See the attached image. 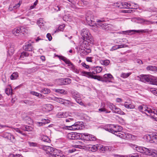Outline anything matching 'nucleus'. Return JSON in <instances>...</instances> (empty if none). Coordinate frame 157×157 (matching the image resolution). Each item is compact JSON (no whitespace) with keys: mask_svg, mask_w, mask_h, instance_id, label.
Wrapping results in <instances>:
<instances>
[{"mask_svg":"<svg viewBox=\"0 0 157 157\" xmlns=\"http://www.w3.org/2000/svg\"><path fill=\"white\" fill-rule=\"evenodd\" d=\"M86 20L88 24L90 26H96L97 27L105 30H110L112 27V25L110 24L104 23L103 18L97 20L96 23L94 21V16L90 11L88 12L86 16Z\"/></svg>","mask_w":157,"mask_h":157,"instance_id":"nucleus-1","label":"nucleus"},{"mask_svg":"<svg viewBox=\"0 0 157 157\" xmlns=\"http://www.w3.org/2000/svg\"><path fill=\"white\" fill-rule=\"evenodd\" d=\"M136 150L139 152L144 154L140 155V157H145L146 155H152L153 156H157V151L154 149H149L147 148L139 147H136ZM135 156H133V155H130L126 156L121 155L119 157H138L139 155H135Z\"/></svg>","mask_w":157,"mask_h":157,"instance_id":"nucleus-2","label":"nucleus"},{"mask_svg":"<svg viewBox=\"0 0 157 157\" xmlns=\"http://www.w3.org/2000/svg\"><path fill=\"white\" fill-rule=\"evenodd\" d=\"M140 80L144 82H148L151 84H156L157 83V78L151 75H140Z\"/></svg>","mask_w":157,"mask_h":157,"instance_id":"nucleus-3","label":"nucleus"},{"mask_svg":"<svg viewBox=\"0 0 157 157\" xmlns=\"http://www.w3.org/2000/svg\"><path fill=\"white\" fill-rule=\"evenodd\" d=\"M82 36L81 38L84 40H88V42H92L93 38L92 36L88 29L84 28L83 29L81 32Z\"/></svg>","mask_w":157,"mask_h":157,"instance_id":"nucleus-4","label":"nucleus"},{"mask_svg":"<svg viewBox=\"0 0 157 157\" xmlns=\"http://www.w3.org/2000/svg\"><path fill=\"white\" fill-rule=\"evenodd\" d=\"M83 124V122L78 121L71 125L64 127V128L72 130H80L84 127Z\"/></svg>","mask_w":157,"mask_h":157,"instance_id":"nucleus-5","label":"nucleus"},{"mask_svg":"<svg viewBox=\"0 0 157 157\" xmlns=\"http://www.w3.org/2000/svg\"><path fill=\"white\" fill-rule=\"evenodd\" d=\"M107 130L109 132L114 133L117 132L121 131L122 130V128L117 125L110 124L109 125V127L107 128Z\"/></svg>","mask_w":157,"mask_h":157,"instance_id":"nucleus-6","label":"nucleus"},{"mask_svg":"<svg viewBox=\"0 0 157 157\" xmlns=\"http://www.w3.org/2000/svg\"><path fill=\"white\" fill-rule=\"evenodd\" d=\"M82 75L87 76L89 78H94L95 79H97V80L100 81L101 80V77L100 76L97 75H93V74H95V73L93 72H86L85 71H82L81 72Z\"/></svg>","mask_w":157,"mask_h":157,"instance_id":"nucleus-7","label":"nucleus"},{"mask_svg":"<svg viewBox=\"0 0 157 157\" xmlns=\"http://www.w3.org/2000/svg\"><path fill=\"white\" fill-rule=\"evenodd\" d=\"M81 138L83 140L87 141H95L96 138L92 135L89 134L87 133H81Z\"/></svg>","mask_w":157,"mask_h":157,"instance_id":"nucleus-8","label":"nucleus"},{"mask_svg":"<svg viewBox=\"0 0 157 157\" xmlns=\"http://www.w3.org/2000/svg\"><path fill=\"white\" fill-rule=\"evenodd\" d=\"M67 137L70 140H77L80 138L79 133L77 132H71L68 133Z\"/></svg>","mask_w":157,"mask_h":157,"instance_id":"nucleus-9","label":"nucleus"},{"mask_svg":"<svg viewBox=\"0 0 157 157\" xmlns=\"http://www.w3.org/2000/svg\"><path fill=\"white\" fill-rule=\"evenodd\" d=\"M40 148L45 151L46 152V153L49 154L50 155L52 154V152L54 149L53 147H51L45 145L40 146Z\"/></svg>","mask_w":157,"mask_h":157,"instance_id":"nucleus-10","label":"nucleus"},{"mask_svg":"<svg viewBox=\"0 0 157 157\" xmlns=\"http://www.w3.org/2000/svg\"><path fill=\"white\" fill-rule=\"evenodd\" d=\"M25 29V27L23 26H21L20 28H16L13 30V33L15 36H18L19 34H21L22 31L26 32V30Z\"/></svg>","mask_w":157,"mask_h":157,"instance_id":"nucleus-11","label":"nucleus"},{"mask_svg":"<svg viewBox=\"0 0 157 157\" xmlns=\"http://www.w3.org/2000/svg\"><path fill=\"white\" fill-rule=\"evenodd\" d=\"M50 156V157H67L64 155H60L58 150L55 148L53 149L52 154Z\"/></svg>","mask_w":157,"mask_h":157,"instance_id":"nucleus-12","label":"nucleus"},{"mask_svg":"<svg viewBox=\"0 0 157 157\" xmlns=\"http://www.w3.org/2000/svg\"><path fill=\"white\" fill-rule=\"evenodd\" d=\"M23 48L25 51L32 52L33 50V47L31 44L29 43L25 44L23 46Z\"/></svg>","mask_w":157,"mask_h":157,"instance_id":"nucleus-13","label":"nucleus"},{"mask_svg":"<svg viewBox=\"0 0 157 157\" xmlns=\"http://www.w3.org/2000/svg\"><path fill=\"white\" fill-rule=\"evenodd\" d=\"M82 42L81 44L79 46V50L84 49L90 48L89 47V42L88 40H85Z\"/></svg>","mask_w":157,"mask_h":157,"instance_id":"nucleus-14","label":"nucleus"},{"mask_svg":"<svg viewBox=\"0 0 157 157\" xmlns=\"http://www.w3.org/2000/svg\"><path fill=\"white\" fill-rule=\"evenodd\" d=\"M113 134L121 138L124 139L127 137L126 134L124 132L121 131L117 132Z\"/></svg>","mask_w":157,"mask_h":157,"instance_id":"nucleus-15","label":"nucleus"},{"mask_svg":"<svg viewBox=\"0 0 157 157\" xmlns=\"http://www.w3.org/2000/svg\"><path fill=\"white\" fill-rule=\"evenodd\" d=\"M118 4L119 5L118 6V7L120 8H129L130 6L129 4L125 2H120Z\"/></svg>","mask_w":157,"mask_h":157,"instance_id":"nucleus-16","label":"nucleus"},{"mask_svg":"<svg viewBox=\"0 0 157 157\" xmlns=\"http://www.w3.org/2000/svg\"><path fill=\"white\" fill-rule=\"evenodd\" d=\"M80 53L82 56L87 55L91 52V50L90 48L84 49L79 50Z\"/></svg>","mask_w":157,"mask_h":157,"instance_id":"nucleus-17","label":"nucleus"},{"mask_svg":"<svg viewBox=\"0 0 157 157\" xmlns=\"http://www.w3.org/2000/svg\"><path fill=\"white\" fill-rule=\"evenodd\" d=\"M58 57L60 59L64 61L65 63L68 64L69 66H70V65H72V63L66 57L62 56H59Z\"/></svg>","mask_w":157,"mask_h":157,"instance_id":"nucleus-18","label":"nucleus"},{"mask_svg":"<svg viewBox=\"0 0 157 157\" xmlns=\"http://www.w3.org/2000/svg\"><path fill=\"white\" fill-rule=\"evenodd\" d=\"M114 113H118L121 115H124L125 113L122 111H121L120 109L116 106L114 109V111H113Z\"/></svg>","mask_w":157,"mask_h":157,"instance_id":"nucleus-19","label":"nucleus"},{"mask_svg":"<svg viewBox=\"0 0 157 157\" xmlns=\"http://www.w3.org/2000/svg\"><path fill=\"white\" fill-rule=\"evenodd\" d=\"M144 109L145 113L147 115H148L147 114V113H151L150 114L151 116L152 115H153V114H155V111H152L150 109L147 108V109L144 108Z\"/></svg>","mask_w":157,"mask_h":157,"instance_id":"nucleus-20","label":"nucleus"},{"mask_svg":"<svg viewBox=\"0 0 157 157\" xmlns=\"http://www.w3.org/2000/svg\"><path fill=\"white\" fill-rule=\"evenodd\" d=\"M67 113H66L60 112L59 113L57 114V116L58 118H63L67 117Z\"/></svg>","mask_w":157,"mask_h":157,"instance_id":"nucleus-21","label":"nucleus"},{"mask_svg":"<svg viewBox=\"0 0 157 157\" xmlns=\"http://www.w3.org/2000/svg\"><path fill=\"white\" fill-rule=\"evenodd\" d=\"M138 20L141 21V23H144L146 25H149L151 24H152V22L148 20H146L143 18H138Z\"/></svg>","mask_w":157,"mask_h":157,"instance_id":"nucleus-22","label":"nucleus"},{"mask_svg":"<svg viewBox=\"0 0 157 157\" xmlns=\"http://www.w3.org/2000/svg\"><path fill=\"white\" fill-rule=\"evenodd\" d=\"M157 67L154 66H148L147 67L146 69L147 70L156 71Z\"/></svg>","mask_w":157,"mask_h":157,"instance_id":"nucleus-23","label":"nucleus"},{"mask_svg":"<svg viewBox=\"0 0 157 157\" xmlns=\"http://www.w3.org/2000/svg\"><path fill=\"white\" fill-rule=\"evenodd\" d=\"M127 102H125L124 105V106L127 109H134L135 108V106L134 105L131 104H127Z\"/></svg>","mask_w":157,"mask_h":157,"instance_id":"nucleus-24","label":"nucleus"},{"mask_svg":"<svg viewBox=\"0 0 157 157\" xmlns=\"http://www.w3.org/2000/svg\"><path fill=\"white\" fill-rule=\"evenodd\" d=\"M101 108L99 109L98 110L100 112H105L106 113H110V111H107L106 109L104 108L105 104L101 103Z\"/></svg>","mask_w":157,"mask_h":157,"instance_id":"nucleus-25","label":"nucleus"},{"mask_svg":"<svg viewBox=\"0 0 157 157\" xmlns=\"http://www.w3.org/2000/svg\"><path fill=\"white\" fill-rule=\"evenodd\" d=\"M55 100L56 101L59 102L62 104H65V101H68V100L60 98H55Z\"/></svg>","mask_w":157,"mask_h":157,"instance_id":"nucleus-26","label":"nucleus"},{"mask_svg":"<svg viewBox=\"0 0 157 157\" xmlns=\"http://www.w3.org/2000/svg\"><path fill=\"white\" fill-rule=\"evenodd\" d=\"M100 63L102 65L105 66H107L109 65L110 63V61L109 60L106 59L105 60H100Z\"/></svg>","mask_w":157,"mask_h":157,"instance_id":"nucleus-27","label":"nucleus"},{"mask_svg":"<svg viewBox=\"0 0 157 157\" xmlns=\"http://www.w3.org/2000/svg\"><path fill=\"white\" fill-rule=\"evenodd\" d=\"M22 102L28 105H34V102L33 101L29 100H25L22 101Z\"/></svg>","mask_w":157,"mask_h":157,"instance_id":"nucleus-28","label":"nucleus"},{"mask_svg":"<svg viewBox=\"0 0 157 157\" xmlns=\"http://www.w3.org/2000/svg\"><path fill=\"white\" fill-rule=\"evenodd\" d=\"M18 77V74L17 72L13 73L10 76V79L11 80H15Z\"/></svg>","mask_w":157,"mask_h":157,"instance_id":"nucleus-29","label":"nucleus"},{"mask_svg":"<svg viewBox=\"0 0 157 157\" xmlns=\"http://www.w3.org/2000/svg\"><path fill=\"white\" fill-rule=\"evenodd\" d=\"M41 140L44 142L49 143L50 140L49 137L46 136H43L41 137Z\"/></svg>","mask_w":157,"mask_h":157,"instance_id":"nucleus-30","label":"nucleus"},{"mask_svg":"<svg viewBox=\"0 0 157 157\" xmlns=\"http://www.w3.org/2000/svg\"><path fill=\"white\" fill-rule=\"evenodd\" d=\"M151 139L153 141V142L157 144V133L152 136H150Z\"/></svg>","mask_w":157,"mask_h":157,"instance_id":"nucleus-31","label":"nucleus"},{"mask_svg":"<svg viewBox=\"0 0 157 157\" xmlns=\"http://www.w3.org/2000/svg\"><path fill=\"white\" fill-rule=\"evenodd\" d=\"M40 92L44 94H48L50 92V90L49 89L44 88L42 89Z\"/></svg>","mask_w":157,"mask_h":157,"instance_id":"nucleus-32","label":"nucleus"},{"mask_svg":"<svg viewBox=\"0 0 157 157\" xmlns=\"http://www.w3.org/2000/svg\"><path fill=\"white\" fill-rule=\"evenodd\" d=\"M64 78H63L58 79L56 81L57 84L59 85H64Z\"/></svg>","mask_w":157,"mask_h":157,"instance_id":"nucleus-33","label":"nucleus"},{"mask_svg":"<svg viewBox=\"0 0 157 157\" xmlns=\"http://www.w3.org/2000/svg\"><path fill=\"white\" fill-rule=\"evenodd\" d=\"M55 91L57 93H60L61 94H66V92L63 89H55Z\"/></svg>","mask_w":157,"mask_h":157,"instance_id":"nucleus-34","label":"nucleus"},{"mask_svg":"<svg viewBox=\"0 0 157 157\" xmlns=\"http://www.w3.org/2000/svg\"><path fill=\"white\" fill-rule=\"evenodd\" d=\"M72 94L73 97L75 99L79 98L80 95L79 94L76 92H72Z\"/></svg>","mask_w":157,"mask_h":157,"instance_id":"nucleus-35","label":"nucleus"},{"mask_svg":"<svg viewBox=\"0 0 157 157\" xmlns=\"http://www.w3.org/2000/svg\"><path fill=\"white\" fill-rule=\"evenodd\" d=\"M64 85H67L71 82V80L69 78H64Z\"/></svg>","mask_w":157,"mask_h":157,"instance_id":"nucleus-36","label":"nucleus"},{"mask_svg":"<svg viewBox=\"0 0 157 157\" xmlns=\"http://www.w3.org/2000/svg\"><path fill=\"white\" fill-rule=\"evenodd\" d=\"M45 22L42 18H40L39 20L37 22V24L39 26H40L43 25Z\"/></svg>","mask_w":157,"mask_h":157,"instance_id":"nucleus-37","label":"nucleus"},{"mask_svg":"<svg viewBox=\"0 0 157 157\" xmlns=\"http://www.w3.org/2000/svg\"><path fill=\"white\" fill-rule=\"evenodd\" d=\"M131 74V73L130 72L127 73H122L121 75V77L123 78H127Z\"/></svg>","mask_w":157,"mask_h":157,"instance_id":"nucleus-38","label":"nucleus"},{"mask_svg":"<svg viewBox=\"0 0 157 157\" xmlns=\"http://www.w3.org/2000/svg\"><path fill=\"white\" fill-rule=\"evenodd\" d=\"M30 93L31 94L34 95L36 96L39 98H40L42 96V94H40L39 93L35 91H32L30 92Z\"/></svg>","mask_w":157,"mask_h":157,"instance_id":"nucleus-39","label":"nucleus"},{"mask_svg":"<svg viewBox=\"0 0 157 157\" xmlns=\"http://www.w3.org/2000/svg\"><path fill=\"white\" fill-rule=\"evenodd\" d=\"M10 135V133L6 132H4L1 135V136L5 138L8 139L9 138V136Z\"/></svg>","mask_w":157,"mask_h":157,"instance_id":"nucleus-40","label":"nucleus"},{"mask_svg":"<svg viewBox=\"0 0 157 157\" xmlns=\"http://www.w3.org/2000/svg\"><path fill=\"white\" fill-rule=\"evenodd\" d=\"M29 56V53L25 52H22L20 56L21 58H24V57H27Z\"/></svg>","mask_w":157,"mask_h":157,"instance_id":"nucleus-41","label":"nucleus"},{"mask_svg":"<svg viewBox=\"0 0 157 157\" xmlns=\"http://www.w3.org/2000/svg\"><path fill=\"white\" fill-rule=\"evenodd\" d=\"M70 66H71V69L73 71L77 74H78L79 73V70L75 67L74 65L73 64V63L72 65H70Z\"/></svg>","mask_w":157,"mask_h":157,"instance_id":"nucleus-42","label":"nucleus"},{"mask_svg":"<svg viewBox=\"0 0 157 157\" xmlns=\"http://www.w3.org/2000/svg\"><path fill=\"white\" fill-rule=\"evenodd\" d=\"M111 147L109 146H105L101 147V150L104 151H110Z\"/></svg>","mask_w":157,"mask_h":157,"instance_id":"nucleus-43","label":"nucleus"},{"mask_svg":"<svg viewBox=\"0 0 157 157\" xmlns=\"http://www.w3.org/2000/svg\"><path fill=\"white\" fill-rule=\"evenodd\" d=\"M104 78H113V77L112 75L110 74H105L103 76V77Z\"/></svg>","mask_w":157,"mask_h":157,"instance_id":"nucleus-44","label":"nucleus"},{"mask_svg":"<svg viewBox=\"0 0 157 157\" xmlns=\"http://www.w3.org/2000/svg\"><path fill=\"white\" fill-rule=\"evenodd\" d=\"M95 70L96 71V73H99L101 72L102 71V69L101 67L97 66L95 67Z\"/></svg>","mask_w":157,"mask_h":157,"instance_id":"nucleus-45","label":"nucleus"},{"mask_svg":"<svg viewBox=\"0 0 157 157\" xmlns=\"http://www.w3.org/2000/svg\"><path fill=\"white\" fill-rule=\"evenodd\" d=\"M89 148L90 149V150L93 152L95 151L98 149V147L95 145L91 147H90Z\"/></svg>","mask_w":157,"mask_h":157,"instance_id":"nucleus-46","label":"nucleus"},{"mask_svg":"<svg viewBox=\"0 0 157 157\" xmlns=\"http://www.w3.org/2000/svg\"><path fill=\"white\" fill-rule=\"evenodd\" d=\"M8 139L10 140L12 142H14L15 141V137L14 136L10 133V135L9 136V138Z\"/></svg>","mask_w":157,"mask_h":157,"instance_id":"nucleus-47","label":"nucleus"},{"mask_svg":"<svg viewBox=\"0 0 157 157\" xmlns=\"http://www.w3.org/2000/svg\"><path fill=\"white\" fill-rule=\"evenodd\" d=\"M75 101L78 104H79L81 105H83L84 104L80 99V97L79 98L75 99Z\"/></svg>","mask_w":157,"mask_h":157,"instance_id":"nucleus-48","label":"nucleus"},{"mask_svg":"<svg viewBox=\"0 0 157 157\" xmlns=\"http://www.w3.org/2000/svg\"><path fill=\"white\" fill-rule=\"evenodd\" d=\"M42 123L44 124L48 123L50 122V120L48 119H42L41 120Z\"/></svg>","mask_w":157,"mask_h":157,"instance_id":"nucleus-49","label":"nucleus"},{"mask_svg":"<svg viewBox=\"0 0 157 157\" xmlns=\"http://www.w3.org/2000/svg\"><path fill=\"white\" fill-rule=\"evenodd\" d=\"M109 108L112 110V111H114V109L116 106L115 105H114L113 104L110 103L108 105Z\"/></svg>","mask_w":157,"mask_h":157,"instance_id":"nucleus-50","label":"nucleus"},{"mask_svg":"<svg viewBox=\"0 0 157 157\" xmlns=\"http://www.w3.org/2000/svg\"><path fill=\"white\" fill-rule=\"evenodd\" d=\"M65 25L64 24H63L60 25L58 28V30L60 31H63Z\"/></svg>","mask_w":157,"mask_h":157,"instance_id":"nucleus-51","label":"nucleus"},{"mask_svg":"<svg viewBox=\"0 0 157 157\" xmlns=\"http://www.w3.org/2000/svg\"><path fill=\"white\" fill-rule=\"evenodd\" d=\"M53 8L55 11H58L60 10L61 7L59 6H55Z\"/></svg>","mask_w":157,"mask_h":157,"instance_id":"nucleus-52","label":"nucleus"},{"mask_svg":"<svg viewBox=\"0 0 157 157\" xmlns=\"http://www.w3.org/2000/svg\"><path fill=\"white\" fill-rule=\"evenodd\" d=\"M46 107L47 108V109H48V111H51L53 108V106L51 104L47 105Z\"/></svg>","mask_w":157,"mask_h":157,"instance_id":"nucleus-53","label":"nucleus"},{"mask_svg":"<svg viewBox=\"0 0 157 157\" xmlns=\"http://www.w3.org/2000/svg\"><path fill=\"white\" fill-rule=\"evenodd\" d=\"M131 31H133L135 32L140 33H145L146 31L143 30H132Z\"/></svg>","mask_w":157,"mask_h":157,"instance_id":"nucleus-54","label":"nucleus"},{"mask_svg":"<svg viewBox=\"0 0 157 157\" xmlns=\"http://www.w3.org/2000/svg\"><path fill=\"white\" fill-rule=\"evenodd\" d=\"M101 80H100V81L105 82H110L111 81L109 79L107 78H104L101 77Z\"/></svg>","mask_w":157,"mask_h":157,"instance_id":"nucleus-55","label":"nucleus"},{"mask_svg":"<svg viewBox=\"0 0 157 157\" xmlns=\"http://www.w3.org/2000/svg\"><path fill=\"white\" fill-rule=\"evenodd\" d=\"M25 129H24V131H29L31 130L32 128L31 127H29V126H26L25 128Z\"/></svg>","mask_w":157,"mask_h":157,"instance_id":"nucleus-56","label":"nucleus"},{"mask_svg":"<svg viewBox=\"0 0 157 157\" xmlns=\"http://www.w3.org/2000/svg\"><path fill=\"white\" fill-rule=\"evenodd\" d=\"M29 145L31 146H34L36 147L37 146V144L36 143L33 142H29Z\"/></svg>","mask_w":157,"mask_h":157,"instance_id":"nucleus-57","label":"nucleus"},{"mask_svg":"<svg viewBox=\"0 0 157 157\" xmlns=\"http://www.w3.org/2000/svg\"><path fill=\"white\" fill-rule=\"evenodd\" d=\"M12 129H14V130H15V131H16L17 132H18L20 133H21L24 135H25V134L22 133V132L21 131L19 128H12Z\"/></svg>","mask_w":157,"mask_h":157,"instance_id":"nucleus-58","label":"nucleus"},{"mask_svg":"<svg viewBox=\"0 0 157 157\" xmlns=\"http://www.w3.org/2000/svg\"><path fill=\"white\" fill-rule=\"evenodd\" d=\"M47 37L48 38L49 41H51L52 40V37L50 33H48L47 35Z\"/></svg>","mask_w":157,"mask_h":157,"instance_id":"nucleus-59","label":"nucleus"},{"mask_svg":"<svg viewBox=\"0 0 157 157\" xmlns=\"http://www.w3.org/2000/svg\"><path fill=\"white\" fill-rule=\"evenodd\" d=\"M144 108H145L143 106H140L138 107V109H139V110L142 112H144Z\"/></svg>","mask_w":157,"mask_h":157,"instance_id":"nucleus-60","label":"nucleus"},{"mask_svg":"<svg viewBox=\"0 0 157 157\" xmlns=\"http://www.w3.org/2000/svg\"><path fill=\"white\" fill-rule=\"evenodd\" d=\"M38 1L37 0H36L34 3V4L33 6H30V8L31 9H32L34 7H35V6H36V5L38 3Z\"/></svg>","mask_w":157,"mask_h":157,"instance_id":"nucleus-61","label":"nucleus"},{"mask_svg":"<svg viewBox=\"0 0 157 157\" xmlns=\"http://www.w3.org/2000/svg\"><path fill=\"white\" fill-rule=\"evenodd\" d=\"M8 51L9 52H10L12 54H13L14 51V48L13 47H10Z\"/></svg>","mask_w":157,"mask_h":157,"instance_id":"nucleus-62","label":"nucleus"},{"mask_svg":"<svg viewBox=\"0 0 157 157\" xmlns=\"http://www.w3.org/2000/svg\"><path fill=\"white\" fill-rule=\"evenodd\" d=\"M6 94L8 95H9L10 94V89L9 88H6L5 90Z\"/></svg>","mask_w":157,"mask_h":157,"instance_id":"nucleus-63","label":"nucleus"},{"mask_svg":"<svg viewBox=\"0 0 157 157\" xmlns=\"http://www.w3.org/2000/svg\"><path fill=\"white\" fill-rule=\"evenodd\" d=\"M81 64L82 66L85 67L86 68H88L89 67V66L88 65H86V64L85 63H81Z\"/></svg>","mask_w":157,"mask_h":157,"instance_id":"nucleus-64","label":"nucleus"}]
</instances>
